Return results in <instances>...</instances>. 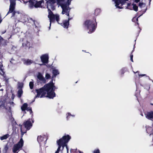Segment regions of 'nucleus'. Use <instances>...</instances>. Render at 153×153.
Here are the masks:
<instances>
[{"mask_svg":"<svg viewBox=\"0 0 153 153\" xmlns=\"http://www.w3.org/2000/svg\"><path fill=\"white\" fill-rule=\"evenodd\" d=\"M3 40V39L0 36V42H1ZM2 65L1 64H0V70L2 72L3 74H4L3 72L2 68Z\"/></svg>","mask_w":153,"mask_h":153,"instance_id":"22","label":"nucleus"},{"mask_svg":"<svg viewBox=\"0 0 153 153\" xmlns=\"http://www.w3.org/2000/svg\"><path fill=\"white\" fill-rule=\"evenodd\" d=\"M39 65H43V64H39Z\"/></svg>","mask_w":153,"mask_h":153,"instance_id":"42","label":"nucleus"},{"mask_svg":"<svg viewBox=\"0 0 153 153\" xmlns=\"http://www.w3.org/2000/svg\"><path fill=\"white\" fill-rule=\"evenodd\" d=\"M62 24V25L64 28H67L69 25V22L67 20L64 21Z\"/></svg>","mask_w":153,"mask_h":153,"instance_id":"16","label":"nucleus"},{"mask_svg":"<svg viewBox=\"0 0 153 153\" xmlns=\"http://www.w3.org/2000/svg\"><path fill=\"white\" fill-rule=\"evenodd\" d=\"M133 55H131L130 56V59L131 61L132 62H133Z\"/></svg>","mask_w":153,"mask_h":153,"instance_id":"34","label":"nucleus"},{"mask_svg":"<svg viewBox=\"0 0 153 153\" xmlns=\"http://www.w3.org/2000/svg\"><path fill=\"white\" fill-rule=\"evenodd\" d=\"M10 135L9 134H7L4 135L3 136L0 137V140H5L7 139L9 137Z\"/></svg>","mask_w":153,"mask_h":153,"instance_id":"18","label":"nucleus"},{"mask_svg":"<svg viewBox=\"0 0 153 153\" xmlns=\"http://www.w3.org/2000/svg\"><path fill=\"white\" fill-rule=\"evenodd\" d=\"M94 153H100V150L99 149H96L94 151Z\"/></svg>","mask_w":153,"mask_h":153,"instance_id":"31","label":"nucleus"},{"mask_svg":"<svg viewBox=\"0 0 153 153\" xmlns=\"http://www.w3.org/2000/svg\"><path fill=\"white\" fill-rule=\"evenodd\" d=\"M139 6L141 8H143L145 7V4L143 3H140L139 5Z\"/></svg>","mask_w":153,"mask_h":153,"instance_id":"24","label":"nucleus"},{"mask_svg":"<svg viewBox=\"0 0 153 153\" xmlns=\"http://www.w3.org/2000/svg\"><path fill=\"white\" fill-rule=\"evenodd\" d=\"M40 58L42 62L43 63H47L48 60V54H43L41 56Z\"/></svg>","mask_w":153,"mask_h":153,"instance_id":"12","label":"nucleus"},{"mask_svg":"<svg viewBox=\"0 0 153 153\" xmlns=\"http://www.w3.org/2000/svg\"><path fill=\"white\" fill-rule=\"evenodd\" d=\"M140 0H135V1L136 3H137L140 1Z\"/></svg>","mask_w":153,"mask_h":153,"instance_id":"36","label":"nucleus"},{"mask_svg":"<svg viewBox=\"0 0 153 153\" xmlns=\"http://www.w3.org/2000/svg\"><path fill=\"white\" fill-rule=\"evenodd\" d=\"M138 76L139 77H142V76H146V75L145 74H138Z\"/></svg>","mask_w":153,"mask_h":153,"instance_id":"35","label":"nucleus"},{"mask_svg":"<svg viewBox=\"0 0 153 153\" xmlns=\"http://www.w3.org/2000/svg\"><path fill=\"white\" fill-rule=\"evenodd\" d=\"M23 145V141L22 138H21L19 143L14 145L12 150L13 153H17L22 149Z\"/></svg>","mask_w":153,"mask_h":153,"instance_id":"8","label":"nucleus"},{"mask_svg":"<svg viewBox=\"0 0 153 153\" xmlns=\"http://www.w3.org/2000/svg\"><path fill=\"white\" fill-rule=\"evenodd\" d=\"M152 105H153V104H152Z\"/></svg>","mask_w":153,"mask_h":153,"instance_id":"47","label":"nucleus"},{"mask_svg":"<svg viewBox=\"0 0 153 153\" xmlns=\"http://www.w3.org/2000/svg\"><path fill=\"white\" fill-rule=\"evenodd\" d=\"M43 138L41 136H38L37 138V140L39 143H40L43 141Z\"/></svg>","mask_w":153,"mask_h":153,"instance_id":"20","label":"nucleus"},{"mask_svg":"<svg viewBox=\"0 0 153 153\" xmlns=\"http://www.w3.org/2000/svg\"><path fill=\"white\" fill-rule=\"evenodd\" d=\"M11 105H14V103L13 102L7 103L6 106H5L4 105H1L0 106V107L2 108H5L9 112H10L11 111L10 106Z\"/></svg>","mask_w":153,"mask_h":153,"instance_id":"10","label":"nucleus"},{"mask_svg":"<svg viewBox=\"0 0 153 153\" xmlns=\"http://www.w3.org/2000/svg\"><path fill=\"white\" fill-rule=\"evenodd\" d=\"M72 19V18H68V22L71 19Z\"/></svg>","mask_w":153,"mask_h":153,"instance_id":"37","label":"nucleus"},{"mask_svg":"<svg viewBox=\"0 0 153 153\" xmlns=\"http://www.w3.org/2000/svg\"><path fill=\"white\" fill-rule=\"evenodd\" d=\"M37 78L41 82L45 83L46 82V80L44 77L43 75L40 73L39 72L37 75Z\"/></svg>","mask_w":153,"mask_h":153,"instance_id":"13","label":"nucleus"},{"mask_svg":"<svg viewBox=\"0 0 153 153\" xmlns=\"http://www.w3.org/2000/svg\"><path fill=\"white\" fill-rule=\"evenodd\" d=\"M53 74L55 76L59 74V72L58 70L54 68L53 69Z\"/></svg>","mask_w":153,"mask_h":153,"instance_id":"17","label":"nucleus"},{"mask_svg":"<svg viewBox=\"0 0 153 153\" xmlns=\"http://www.w3.org/2000/svg\"><path fill=\"white\" fill-rule=\"evenodd\" d=\"M22 45L23 46H26L29 48L30 47V43L28 42H27V43L26 44L25 43H23Z\"/></svg>","mask_w":153,"mask_h":153,"instance_id":"23","label":"nucleus"},{"mask_svg":"<svg viewBox=\"0 0 153 153\" xmlns=\"http://www.w3.org/2000/svg\"><path fill=\"white\" fill-rule=\"evenodd\" d=\"M146 117L151 120H152L153 118V111L147 113L145 114Z\"/></svg>","mask_w":153,"mask_h":153,"instance_id":"14","label":"nucleus"},{"mask_svg":"<svg viewBox=\"0 0 153 153\" xmlns=\"http://www.w3.org/2000/svg\"><path fill=\"white\" fill-rule=\"evenodd\" d=\"M141 116H143V114H141Z\"/></svg>","mask_w":153,"mask_h":153,"instance_id":"44","label":"nucleus"},{"mask_svg":"<svg viewBox=\"0 0 153 153\" xmlns=\"http://www.w3.org/2000/svg\"><path fill=\"white\" fill-rule=\"evenodd\" d=\"M23 62L24 64L25 65H29L33 63V62L30 59H25L23 61Z\"/></svg>","mask_w":153,"mask_h":153,"instance_id":"15","label":"nucleus"},{"mask_svg":"<svg viewBox=\"0 0 153 153\" xmlns=\"http://www.w3.org/2000/svg\"><path fill=\"white\" fill-rule=\"evenodd\" d=\"M55 88L52 82L46 84L42 88L36 89L37 94L35 98L48 97L50 98H53L55 96L54 92Z\"/></svg>","mask_w":153,"mask_h":153,"instance_id":"2","label":"nucleus"},{"mask_svg":"<svg viewBox=\"0 0 153 153\" xmlns=\"http://www.w3.org/2000/svg\"><path fill=\"white\" fill-rule=\"evenodd\" d=\"M50 75L48 73H46L45 75V78L46 79H48L50 78Z\"/></svg>","mask_w":153,"mask_h":153,"instance_id":"27","label":"nucleus"},{"mask_svg":"<svg viewBox=\"0 0 153 153\" xmlns=\"http://www.w3.org/2000/svg\"><path fill=\"white\" fill-rule=\"evenodd\" d=\"M74 151H76V153H83L82 152H81L79 151H77V150L76 149H74Z\"/></svg>","mask_w":153,"mask_h":153,"instance_id":"32","label":"nucleus"},{"mask_svg":"<svg viewBox=\"0 0 153 153\" xmlns=\"http://www.w3.org/2000/svg\"><path fill=\"white\" fill-rule=\"evenodd\" d=\"M8 149V147L7 146H6L4 148V150H5L6 152H7Z\"/></svg>","mask_w":153,"mask_h":153,"instance_id":"33","label":"nucleus"},{"mask_svg":"<svg viewBox=\"0 0 153 153\" xmlns=\"http://www.w3.org/2000/svg\"><path fill=\"white\" fill-rule=\"evenodd\" d=\"M0 90L1 91H3V89H0Z\"/></svg>","mask_w":153,"mask_h":153,"instance_id":"40","label":"nucleus"},{"mask_svg":"<svg viewBox=\"0 0 153 153\" xmlns=\"http://www.w3.org/2000/svg\"><path fill=\"white\" fill-rule=\"evenodd\" d=\"M70 138V136L69 135H67L63 136L62 138L57 140V143L58 145V147L55 153H59L61 146L62 147V149L65 146H66L67 148L66 143L68 142Z\"/></svg>","mask_w":153,"mask_h":153,"instance_id":"4","label":"nucleus"},{"mask_svg":"<svg viewBox=\"0 0 153 153\" xmlns=\"http://www.w3.org/2000/svg\"><path fill=\"white\" fill-rule=\"evenodd\" d=\"M133 9L134 10L136 11H137V10H138L137 6L135 4H133Z\"/></svg>","mask_w":153,"mask_h":153,"instance_id":"25","label":"nucleus"},{"mask_svg":"<svg viewBox=\"0 0 153 153\" xmlns=\"http://www.w3.org/2000/svg\"><path fill=\"white\" fill-rule=\"evenodd\" d=\"M0 74H2L1 73H0Z\"/></svg>","mask_w":153,"mask_h":153,"instance_id":"46","label":"nucleus"},{"mask_svg":"<svg viewBox=\"0 0 153 153\" xmlns=\"http://www.w3.org/2000/svg\"><path fill=\"white\" fill-rule=\"evenodd\" d=\"M10 0V9L7 14L13 12L12 16H13L15 17L16 20L18 21H21L23 22H26L27 18L26 16L23 15L18 11L14 12L16 4L15 0Z\"/></svg>","mask_w":153,"mask_h":153,"instance_id":"3","label":"nucleus"},{"mask_svg":"<svg viewBox=\"0 0 153 153\" xmlns=\"http://www.w3.org/2000/svg\"><path fill=\"white\" fill-rule=\"evenodd\" d=\"M29 86L31 89H33V83L32 82H30L29 83Z\"/></svg>","mask_w":153,"mask_h":153,"instance_id":"26","label":"nucleus"},{"mask_svg":"<svg viewBox=\"0 0 153 153\" xmlns=\"http://www.w3.org/2000/svg\"><path fill=\"white\" fill-rule=\"evenodd\" d=\"M27 105L26 103H24L22 106L21 107V108L22 111H24L25 113H26L25 110H26L27 111L30 112V114H31L32 113V111L30 108H27Z\"/></svg>","mask_w":153,"mask_h":153,"instance_id":"11","label":"nucleus"},{"mask_svg":"<svg viewBox=\"0 0 153 153\" xmlns=\"http://www.w3.org/2000/svg\"><path fill=\"white\" fill-rule=\"evenodd\" d=\"M75 115L74 114H71L70 113H67L66 114V117L67 119H68L69 118L71 117H75Z\"/></svg>","mask_w":153,"mask_h":153,"instance_id":"19","label":"nucleus"},{"mask_svg":"<svg viewBox=\"0 0 153 153\" xmlns=\"http://www.w3.org/2000/svg\"><path fill=\"white\" fill-rule=\"evenodd\" d=\"M31 120H32V123H33V122H34V121H33V120L32 119H31Z\"/></svg>","mask_w":153,"mask_h":153,"instance_id":"39","label":"nucleus"},{"mask_svg":"<svg viewBox=\"0 0 153 153\" xmlns=\"http://www.w3.org/2000/svg\"><path fill=\"white\" fill-rule=\"evenodd\" d=\"M22 84H21V86H22Z\"/></svg>","mask_w":153,"mask_h":153,"instance_id":"43","label":"nucleus"},{"mask_svg":"<svg viewBox=\"0 0 153 153\" xmlns=\"http://www.w3.org/2000/svg\"><path fill=\"white\" fill-rule=\"evenodd\" d=\"M23 93V91L21 89H20L18 91V97H20L21 96L22 94Z\"/></svg>","mask_w":153,"mask_h":153,"instance_id":"21","label":"nucleus"},{"mask_svg":"<svg viewBox=\"0 0 153 153\" xmlns=\"http://www.w3.org/2000/svg\"><path fill=\"white\" fill-rule=\"evenodd\" d=\"M122 74H124V72H122Z\"/></svg>","mask_w":153,"mask_h":153,"instance_id":"45","label":"nucleus"},{"mask_svg":"<svg viewBox=\"0 0 153 153\" xmlns=\"http://www.w3.org/2000/svg\"><path fill=\"white\" fill-rule=\"evenodd\" d=\"M132 20L133 22H135L136 21L137 22L138 21V18H137L136 17H134L133 19H132Z\"/></svg>","mask_w":153,"mask_h":153,"instance_id":"29","label":"nucleus"},{"mask_svg":"<svg viewBox=\"0 0 153 153\" xmlns=\"http://www.w3.org/2000/svg\"><path fill=\"white\" fill-rule=\"evenodd\" d=\"M134 72V73L135 74V73H138V71H137L136 72Z\"/></svg>","mask_w":153,"mask_h":153,"instance_id":"38","label":"nucleus"},{"mask_svg":"<svg viewBox=\"0 0 153 153\" xmlns=\"http://www.w3.org/2000/svg\"><path fill=\"white\" fill-rule=\"evenodd\" d=\"M100 10L99 9H97L95 10V15H97L98 13H100Z\"/></svg>","mask_w":153,"mask_h":153,"instance_id":"28","label":"nucleus"},{"mask_svg":"<svg viewBox=\"0 0 153 153\" xmlns=\"http://www.w3.org/2000/svg\"><path fill=\"white\" fill-rule=\"evenodd\" d=\"M115 3V6L119 8H122L121 7L124 4L125 1L128 0H113Z\"/></svg>","mask_w":153,"mask_h":153,"instance_id":"9","label":"nucleus"},{"mask_svg":"<svg viewBox=\"0 0 153 153\" xmlns=\"http://www.w3.org/2000/svg\"><path fill=\"white\" fill-rule=\"evenodd\" d=\"M71 1L72 0H48L47 2V8L48 12V17L50 21L49 29H50L51 22H53L55 19L58 22L59 19V16L57 14H53L50 10L51 9L53 10L55 9L54 4L56 1L61 6L62 9V13L63 14H65L69 16V12L71 9L69 8V5L71 4Z\"/></svg>","mask_w":153,"mask_h":153,"instance_id":"1","label":"nucleus"},{"mask_svg":"<svg viewBox=\"0 0 153 153\" xmlns=\"http://www.w3.org/2000/svg\"><path fill=\"white\" fill-rule=\"evenodd\" d=\"M146 131L147 133H148V132L149 130H152V128L151 127H147V126H146Z\"/></svg>","mask_w":153,"mask_h":153,"instance_id":"30","label":"nucleus"},{"mask_svg":"<svg viewBox=\"0 0 153 153\" xmlns=\"http://www.w3.org/2000/svg\"><path fill=\"white\" fill-rule=\"evenodd\" d=\"M30 119L28 120L24 123V125L25 126V127L26 128V129L23 130L22 128V125H19V126L20 127L22 137L24 134L26 133L27 130H29L32 126V124L31 123V121H30Z\"/></svg>","mask_w":153,"mask_h":153,"instance_id":"7","label":"nucleus"},{"mask_svg":"<svg viewBox=\"0 0 153 153\" xmlns=\"http://www.w3.org/2000/svg\"><path fill=\"white\" fill-rule=\"evenodd\" d=\"M23 1L25 4L29 2L30 4L29 7L30 8H33L34 7H42V4H44L43 0L38 1V0H29V1Z\"/></svg>","mask_w":153,"mask_h":153,"instance_id":"5","label":"nucleus"},{"mask_svg":"<svg viewBox=\"0 0 153 153\" xmlns=\"http://www.w3.org/2000/svg\"><path fill=\"white\" fill-rule=\"evenodd\" d=\"M149 0V3H150V2H151V0Z\"/></svg>","mask_w":153,"mask_h":153,"instance_id":"41","label":"nucleus"},{"mask_svg":"<svg viewBox=\"0 0 153 153\" xmlns=\"http://www.w3.org/2000/svg\"><path fill=\"white\" fill-rule=\"evenodd\" d=\"M85 25L88 30V33H91L94 31L96 29L94 23L92 21L87 20L85 22Z\"/></svg>","mask_w":153,"mask_h":153,"instance_id":"6","label":"nucleus"}]
</instances>
